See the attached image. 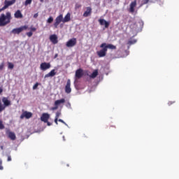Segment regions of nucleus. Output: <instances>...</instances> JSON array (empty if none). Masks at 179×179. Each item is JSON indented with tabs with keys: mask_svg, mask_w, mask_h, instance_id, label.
I'll return each instance as SVG.
<instances>
[{
	"mask_svg": "<svg viewBox=\"0 0 179 179\" xmlns=\"http://www.w3.org/2000/svg\"><path fill=\"white\" fill-rule=\"evenodd\" d=\"M10 20H12V14L10 12H7L6 15L2 13L0 15L1 27H3L6 26V24H9V23H10Z\"/></svg>",
	"mask_w": 179,
	"mask_h": 179,
	"instance_id": "nucleus-1",
	"label": "nucleus"
},
{
	"mask_svg": "<svg viewBox=\"0 0 179 179\" xmlns=\"http://www.w3.org/2000/svg\"><path fill=\"white\" fill-rule=\"evenodd\" d=\"M9 106H12V102L9 100V98L3 97L1 99L0 98V113H2Z\"/></svg>",
	"mask_w": 179,
	"mask_h": 179,
	"instance_id": "nucleus-2",
	"label": "nucleus"
},
{
	"mask_svg": "<svg viewBox=\"0 0 179 179\" xmlns=\"http://www.w3.org/2000/svg\"><path fill=\"white\" fill-rule=\"evenodd\" d=\"M100 48H102L101 50L97 51L96 54L99 57V58H103V57H106L107 55V49L106 48V43H101L100 45Z\"/></svg>",
	"mask_w": 179,
	"mask_h": 179,
	"instance_id": "nucleus-3",
	"label": "nucleus"
},
{
	"mask_svg": "<svg viewBox=\"0 0 179 179\" xmlns=\"http://www.w3.org/2000/svg\"><path fill=\"white\" fill-rule=\"evenodd\" d=\"M63 15L62 14H60L59 16H57L55 20V23L53 24V26L55 27V29H57L58 27V26H59V24L61 23V22H62V23H64L63 21Z\"/></svg>",
	"mask_w": 179,
	"mask_h": 179,
	"instance_id": "nucleus-4",
	"label": "nucleus"
},
{
	"mask_svg": "<svg viewBox=\"0 0 179 179\" xmlns=\"http://www.w3.org/2000/svg\"><path fill=\"white\" fill-rule=\"evenodd\" d=\"M26 29H27V26L24 25V26L20 27L19 28L13 29L11 31V33L13 34H20V33H22V31H23V30H26Z\"/></svg>",
	"mask_w": 179,
	"mask_h": 179,
	"instance_id": "nucleus-5",
	"label": "nucleus"
},
{
	"mask_svg": "<svg viewBox=\"0 0 179 179\" xmlns=\"http://www.w3.org/2000/svg\"><path fill=\"white\" fill-rule=\"evenodd\" d=\"M76 38H73L66 42V46L69 48H72V47H75V45H76Z\"/></svg>",
	"mask_w": 179,
	"mask_h": 179,
	"instance_id": "nucleus-6",
	"label": "nucleus"
},
{
	"mask_svg": "<svg viewBox=\"0 0 179 179\" xmlns=\"http://www.w3.org/2000/svg\"><path fill=\"white\" fill-rule=\"evenodd\" d=\"M51 68V64L43 62L41 63L40 65V69L41 71H47V69H50Z\"/></svg>",
	"mask_w": 179,
	"mask_h": 179,
	"instance_id": "nucleus-7",
	"label": "nucleus"
},
{
	"mask_svg": "<svg viewBox=\"0 0 179 179\" xmlns=\"http://www.w3.org/2000/svg\"><path fill=\"white\" fill-rule=\"evenodd\" d=\"M33 116V113L31 112L25 111L20 115V119L23 120V118H26L27 120H29V118H31Z\"/></svg>",
	"mask_w": 179,
	"mask_h": 179,
	"instance_id": "nucleus-8",
	"label": "nucleus"
},
{
	"mask_svg": "<svg viewBox=\"0 0 179 179\" xmlns=\"http://www.w3.org/2000/svg\"><path fill=\"white\" fill-rule=\"evenodd\" d=\"M16 2V0H5L4 1V8L6 9H8V8H9V6H12V5L15 4Z\"/></svg>",
	"mask_w": 179,
	"mask_h": 179,
	"instance_id": "nucleus-9",
	"label": "nucleus"
},
{
	"mask_svg": "<svg viewBox=\"0 0 179 179\" xmlns=\"http://www.w3.org/2000/svg\"><path fill=\"white\" fill-rule=\"evenodd\" d=\"M65 92L68 94L72 92V89L71 88V80L68 79L66 85L65 86Z\"/></svg>",
	"mask_w": 179,
	"mask_h": 179,
	"instance_id": "nucleus-10",
	"label": "nucleus"
},
{
	"mask_svg": "<svg viewBox=\"0 0 179 179\" xmlns=\"http://www.w3.org/2000/svg\"><path fill=\"white\" fill-rule=\"evenodd\" d=\"M83 76V70L82 69H79L76 70L75 78L76 79H80Z\"/></svg>",
	"mask_w": 179,
	"mask_h": 179,
	"instance_id": "nucleus-11",
	"label": "nucleus"
},
{
	"mask_svg": "<svg viewBox=\"0 0 179 179\" xmlns=\"http://www.w3.org/2000/svg\"><path fill=\"white\" fill-rule=\"evenodd\" d=\"M50 41L52 44L58 43V36L56 34H52L50 36Z\"/></svg>",
	"mask_w": 179,
	"mask_h": 179,
	"instance_id": "nucleus-12",
	"label": "nucleus"
},
{
	"mask_svg": "<svg viewBox=\"0 0 179 179\" xmlns=\"http://www.w3.org/2000/svg\"><path fill=\"white\" fill-rule=\"evenodd\" d=\"M135 8H136V0L131 1L130 3L129 12L134 13L135 12Z\"/></svg>",
	"mask_w": 179,
	"mask_h": 179,
	"instance_id": "nucleus-13",
	"label": "nucleus"
},
{
	"mask_svg": "<svg viewBox=\"0 0 179 179\" xmlns=\"http://www.w3.org/2000/svg\"><path fill=\"white\" fill-rule=\"evenodd\" d=\"M48 120H50V114L43 113L41 117V120L43 121V122H48Z\"/></svg>",
	"mask_w": 179,
	"mask_h": 179,
	"instance_id": "nucleus-14",
	"label": "nucleus"
},
{
	"mask_svg": "<svg viewBox=\"0 0 179 179\" xmlns=\"http://www.w3.org/2000/svg\"><path fill=\"white\" fill-rule=\"evenodd\" d=\"M99 22L101 26H105L106 29H108V26H110V22H107L104 19H99Z\"/></svg>",
	"mask_w": 179,
	"mask_h": 179,
	"instance_id": "nucleus-15",
	"label": "nucleus"
},
{
	"mask_svg": "<svg viewBox=\"0 0 179 179\" xmlns=\"http://www.w3.org/2000/svg\"><path fill=\"white\" fill-rule=\"evenodd\" d=\"M92 15V7H87L86 10L83 13V16L84 17H87Z\"/></svg>",
	"mask_w": 179,
	"mask_h": 179,
	"instance_id": "nucleus-16",
	"label": "nucleus"
},
{
	"mask_svg": "<svg viewBox=\"0 0 179 179\" xmlns=\"http://www.w3.org/2000/svg\"><path fill=\"white\" fill-rule=\"evenodd\" d=\"M57 75V72L55 71V69H52L50 72H49L48 74L45 75V79L46 78H52Z\"/></svg>",
	"mask_w": 179,
	"mask_h": 179,
	"instance_id": "nucleus-17",
	"label": "nucleus"
},
{
	"mask_svg": "<svg viewBox=\"0 0 179 179\" xmlns=\"http://www.w3.org/2000/svg\"><path fill=\"white\" fill-rule=\"evenodd\" d=\"M14 17H15V19H22L23 18V14H22V12L20 11V10H17L15 13Z\"/></svg>",
	"mask_w": 179,
	"mask_h": 179,
	"instance_id": "nucleus-18",
	"label": "nucleus"
},
{
	"mask_svg": "<svg viewBox=\"0 0 179 179\" xmlns=\"http://www.w3.org/2000/svg\"><path fill=\"white\" fill-rule=\"evenodd\" d=\"M7 135H8V138H10V139H11V141H15V139H16V134H15V133H13L12 131H8Z\"/></svg>",
	"mask_w": 179,
	"mask_h": 179,
	"instance_id": "nucleus-19",
	"label": "nucleus"
},
{
	"mask_svg": "<svg viewBox=\"0 0 179 179\" xmlns=\"http://www.w3.org/2000/svg\"><path fill=\"white\" fill-rule=\"evenodd\" d=\"M71 21V13H68L63 18V23H68Z\"/></svg>",
	"mask_w": 179,
	"mask_h": 179,
	"instance_id": "nucleus-20",
	"label": "nucleus"
},
{
	"mask_svg": "<svg viewBox=\"0 0 179 179\" xmlns=\"http://www.w3.org/2000/svg\"><path fill=\"white\" fill-rule=\"evenodd\" d=\"M105 48H106V50H117V46L113 45V44H108L106 43L105 45Z\"/></svg>",
	"mask_w": 179,
	"mask_h": 179,
	"instance_id": "nucleus-21",
	"label": "nucleus"
},
{
	"mask_svg": "<svg viewBox=\"0 0 179 179\" xmlns=\"http://www.w3.org/2000/svg\"><path fill=\"white\" fill-rule=\"evenodd\" d=\"M65 103V99H59L55 101V106L59 107L60 104H64Z\"/></svg>",
	"mask_w": 179,
	"mask_h": 179,
	"instance_id": "nucleus-22",
	"label": "nucleus"
},
{
	"mask_svg": "<svg viewBox=\"0 0 179 179\" xmlns=\"http://www.w3.org/2000/svg\"><path fill=\"white\" fill-rule=\"evenodd\" d=\"M99 75V71L97 70H94L93 73L90 76V78L94 79Z\"/></svg>",
	"mask_w": 179,
	"mask_h": 179,
	"instance_id": "nucleus-23",
	"label": "nucleus"
},
{
	"mask_svg": "<svg viewBox=\"0 0 179 179\" xmlns=\"http://www.w3.org/2000/svg\"><path fill=\"white\" fill-rule=\"evenodd\" d=\"M130 29H131L133 31H136V30H138V25H136V24H131Z\"/></svg>",
	"mask_w": 179,
	"mask_h": 179,
	"instance_id": "nucleus-24",
	"label": "nucleus"
},
{
	"mask_svg": "<svg viewBox=\"0 0 179 179\" xmlns=\"http://www.w3.org/2000/svg\"><path fill=\"white\" fill-rule=\"evenodd\" d=\"M8 69H13V68H15V65L13 64V63L11 62H8Z\"/></svg>",
	"mask_w": 179,
	"mask_h": 179,
	"instance_id": "nucleus-25",
	"label": "nucleus"
},
{
	"mask_svg": "<svg viewBox=\"0 0 179 179\" xmlns=\"http://www.w3.org/2000/svg\"><path fill=\"white\" fill-rule=\"evenodd\" d=\"M33 0H26L24 2V6H27L28 5H31Z\"/></svg>",
	"mask_w": 179,
	"mask_h": 179,
	"instance_id": "nucleus-26",
	"label": "nucleus"
},
{
	"mask_svg": "<svg viewBox=\"0 0 179 179\" xmlns=\"http://www.w3.org/2000/svg\"><path fill=\"white\" fill-rule=\"evenodd\" d=\"M52 22H54V17L52 16L49 17V18L47 20V23H51Z\"/></svg>",
	"mask_w": 179,
	"mask_h": 179,
	"instance_id": "nucleus-27",
	"label": "nucleus"
},
{
	"mask_svg": "<svg viewBox=\"0 0 179 179\" xmlns=\"http://www.w3.org/2000/svg\"><path fill=\"white\" fill-rule=\"evenodd\" d=\"M82 8V4H80V3H76V5H75V9H79V8Z\"/></svg>",
	"mask_w": 179,
	"mask_h": 179,
	"instance_id": "nucleus-28",
	"label": "nucleus"
},
{
	"mask_svg": "<svg viewBox=\"0 0 179 179\" xmlns=\"http://www.w3.org/2000/svg\"><path fill=\"white\" fill-rule=\"evenodd\" d=\"M136 43V40L134 39L133 41H129L128 44L131 45V44H135Z\"/></svg>",
	"mask_w": 179,
	"mask_h": 179,
	"instance_id": "nucleus-29",
	"label": "nucleus"
},
{
	"mask_svg": "<svg viewBox=\"0 0 179 179\" xmlns=\"http://www.w3.org/2000/svg\"><path fill=\"white\" fill-rule=\"evenodd\" d=\"M40 85V83H36L34 86H33V90H36V89H37V87H38V85Z\"/></svg>",
	"mask_w": 179,
	"mask_h": 179,
	"instance_id": "nucleus-30",
	"label": "nucleus"
},
{
	"mask_svg": "<svg viewBox=\"0 0 179 179\" xmlns=\"http://www.w3.org/2000/svg\"><path fill=\"white\" fill-rule=\"evenodd\" d=\"M58 121L59 122H62V124H64L66 127H68V124H66V122H65L62 119H59Z\"/></svg>",
	"mask_w": 179,
	"mask_h": 179,
	"instance_id": "nucleus-31",
	"label": "nucleus"
},
{
	"mask_svg": "<svg viewBox=\"0 0 179 179\" xmlns=\"http://www.w3.org/2000/svg\"><path fill=\"white\" fill-rule=\"evenodd\" d=\"M5 129V126L3 125L1 120H0V129Z\"/></svg>",
	"mask_w": 179,
	"mask_h": 179,
	"instance_id": "nucleus-32",
	"label": "nucleus"
},
{
	"mask_svg": "<svg viewBox=\"0 0 179 179\" xmlns=\"http://www.w3.org/2000/svg\"><path fill=\"white\" fill-rule=\"evenodd\" d=\"M5 66V63L4 62H2L1 64H0V71H2L3 69V67Z\"/></svg>",
	"mask_w": 179,
	"mask_h": 179,
	"instance_id": "nucleus-33",
	"label": "nucleus"
},
{
	"mask_svg": "<svg viewBox=\"0 0 179 179\" xmlns=\"http://www.w3.org/2000/svg\"><path fill=\"white\" fill-rule=\"evenodd\" d=\"M60 115H61V112H57L55 118H57V119L59 118Z\"/></svg>",
	"mask_w": 179,
	"mask_h": 179,
	"instance_id": "nucleus-34",
	"label": "nucleus"
},
{
	"mask_svg": "<svg viewBox=\"0 0 179 179\" xmlns=\"http://www.w3.org/2000/svg\"><path fill=\"white\" fill-rule=\"evenodd\" d=\"M27 36H28V37H31V36H33V32L31 31L27 32Z\"/></svg>",
	"mask_w": 179,
	"mask_h": 179,
	"instance_id": "nucleus-35",
	"label": "nucleus"
},
{
	"mask_svg": "<svg viewBox=\"0 0 179 179\" xmlns=\"http://www.w3.org/2000/svg\"><path fill=\"white\" fill-rule=\"evenodd\" d=\"M0 170H3V166H2V159H0Z\"/></svg>",
	"mask_w": 179,
	"mask_h": 179,
	"instance_id": "nucleus-36",
	"label": "nucleus"
},
{
	"mask_svg": "<svg viewBox=\"0 0 179 179\" xmlns=\"http://www.w3.org/2000/svg\"><path fill=\"white\" fill-rule=\"evenodd\" d=\"M66 107H67V108H72V107L71 106V103L68 102L66 104Z\"/></svg>",
	"mask_w": 179,
	"mask_h": 179,
	"instance_id": "nucleus-37",
	"label": "nucleus"
},
{
	"mask_svg": "<svg viewBox=\"0 0 179 179\" xmlns=\"http://www.w3.org/2000/svg\"><path fill=\"white\" fill-rule=\"evenodd\" d=\"M51 110L52 111H55V110H58V106H55V107L51 108Z\"/></svg>",
	"mask_w": 179,
	"mask_h": 179,
	"instance_id": "nucleus-38",
	"label": "nucleus"
},
{
	"mask_svg": "<svg viewBox=\"0 0 179 179\" xmlns=\"http://www.w3.org/2000/svg\"><path fill=\"white\" fill-rule=\"evenodd\" d=\"M34 19H37L38 17V13H36V14L34 15Z\"/></svg>",
	"mask_w": 179,
	"mask_h": 179,
	"instance_id": "nucleus-39",
	"label": "nucleus"
},
{
	"mask_svg": "<svg viewBox=\"0 0 179 179\" xmlns=\"http://www.w3.org/2000/svg\"><path fill=\"white\" fill-rule=\"evenodd\" d=\"M30 29L31 30V31H36V30H37V29H36V27H31Z\"/></svg>",
	"mask_w": 179,
	"mask_h": 179,
	"instance_id": "nucleus-40",
	"label": "nucleus"
},
{
	"mask_svg": "<svg viewBox=\"0 0 179 179\" xmlns=\"http://www.w3.org/2000/svg\"><path fill=\"white\" fill-rule=\"evenodd\" d=\"M5 9H6V8L3 6L1 8H0V13L2 12V10H5Z\"/></svg>",
	"mask_w": 179,
	"mask_h": 179,
	"instance_id": "nucleus-41",
	"label": "nucleus"
},
{
	"mask_svg": "<svg viewBox=\"0 0 179 179\" xmlns=\"http://www.w3.org/2000/svg\"><path fill=\"white\" fill-rule=\"evenodd\" d=\"M58 119L57 118H55V122L56 124V125H58Z\"/></svg>",
	"mask_w": 179,
	"mask_h": 179,
	"instance_id": "nucleus-42",
	"label": "nucleus"
},
{
	"mask_svg": "<svg viewBox=\"0 0 179 179\" xmlns=\"http://www.w3.org/2000/svg\"><path fill=\"white\" fill-rule=\"evenodd\" d=\"M46 123H47L48 127H51L52 124L50 122L48 121V122H46Z\"/></svg>",
	"mask_w": 179,
	"mask_h": 179,
	"instance_id": "nucleus-43",
	"label": "nucleus"
},
{
	"mask_svg": "<svg viewBox=\"0 0 179 179\" xmlns=\"http://www.w3.org/2000/svg\"><path fill=\"white\" fill-rule=\"evenodd\" d=\"M148 2H149V0H144V1H143V3H144V4L148 3Z\"/></svg>",
	"mask_w": 179,
	"mask_h": 179,
	"instance_id": "nucleus-44",
	"label": "nucleus"
},
{
	"mask_svg": "<svg viewBox=\"0 0 179 179\" xmlns=\"http://www.w3.org/2000/svg\"><path fill=\"white\" fill-rule=\"evenodd\" d=\"M12 161V158L10 157H8V162H11Z\"/></svg>",
	"mask_w": 179,
	"mask_h": 179,
	"instance_id": "nucleus-45",
	"label": "nucleus"
},
{
	"mask_svg": "<svg viewBox=\"0 0 179 179\" xmlns=\"http://www.w3.org/2000/svg\"><path fill=\"white\" fill-rule=\"evenodd\" d=\"M139 23H140V26H143V21H140Z\"/></svg>",
	"mask_w": 179,
	"mask_h": 179,
	"instance_id": "nucleus-46",
	"label": "nucleus"
},
{
	"mask_svg": "<svg viewBox=\"0 0 179 179\" xmlns=\"http://www.w3.org/2000/svg\"><path fill=\"white\" fill-rule=\"evenodd\" d=\"M2 92H3V89H2V87H0V94L1 93H2Z\"/></svg>",
	"mask_w": 179,
	"mask_h": 179,
	"instance_id": "nucleus-47",
	"label": "nucleus"
},
{
	"mask_svg": "<svg viewBox=\"0 0 179 179\" xmlns=\"http://www.w3.org/2000/svg\"><path fill=\"white\" fill-rule=\"evenodd\" d=\"M58 57V54H56L55 55V58H57Z\"/></svg>",
	"mask_w": 179,
	"mask_h": 179,
	"instance_id": "nucleus-48",
	"label": "nucleus"
},
{
	"mask_svg": "<svg viewBox=\"0 0 179 179\" xmlns=\"http://www.w3.org/2000/svg\"><path fill=\"white\" fill-rule=\"evenodd\" d=\"M1 149L3 150V146H1Z\"/></svg>",
	"mask_w": 179,
	"mask_h": 179,
	"instance_id": "nucleus-49",
	"label": "nucleus"
},
{
	"mask_svg": "<svg viewBox=\"0 0 179 179\" xmlns=\"http://www.w3.org/2000/svg\"><path fill=\"white\" fill-rule=\"evenodd\" d=\"M63 139H64V141H65V136H63Z\"/></svg>",
	"mask_w": 179,
	"mask_h": 179,
	"instance_id": "nucleus-50",
	"label": "nucleus"
},
{
	"mask_svg": "<svg viewBox=\"0 0 179 179\" xmlns=\"http://www.w3.org/2000/svg\"><path fill=\"white\" fill-rule=\"evenodd\" d=\"M41 1V2H43L44 1V0H40Z\"/></svg>",
	"mask_w": 179,
	"mask_h": 179,
	"instance_id": "nucleus-51",
	"label": "nucleus"
},
{
	"mask_svg": "<svg viewBox=\"0 0 179 179\" xmlns=\"http://www.w3.org/2000/svg\"><path fill=\"white\" fill-rule=\"evenodd\" d=\"M168 104H169V106H170L171 103H170V102H169V103H168Z\"/></svg>",
	"mask_w": 179,
	"mask_h": 179,
	"instance_id": "nucleus-52",
	"label": "nucleus"
},
{
	"mask_svg": "<svg viewBox=\"0 0 179 179\" xmlns=\"http://www.w3.org/2000/svg\"><path fill=\"white\" fill-rule=\"evenodd\" d=\"M0 27H1V24H0Z\"/></svg>",
	"mask_w": 179,
	"mask_h": 179,
	"instance_id": "nucleus-53",
	"label": "nucleus"
}]
</instances>
